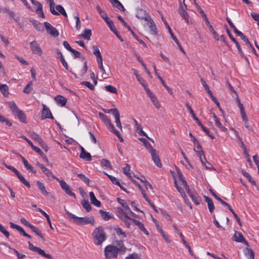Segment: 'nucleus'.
Instances as JSON below:
<instances>
[{
    "label": "nucleus",
    "instance_id": "59",
    "mask_svg": "<svg viewBox=\"0 0 259 259\" xmlns=\"http://www.w3.org/2000/svg\"><path fill=\"white\" fill-rule=\"evenodd\" d=\"M158 79L160 80L161 82L162 83V85L164 87V88L166 89L167 92L170 94L172 95V90L169 88L165 83L164 81L163 80V79L160 76H158Z\"/></svg>",
    "mask_w": 259,
    "mask_h": 259
},
{
    "label": "nucleus",
    "instance_id": "49",
    "mask_svg": "<svg viewBox=\"0 0 259 259\" xmlns=\"http://www.w3.org/2000/svg\"><path fill=\"white\" fill-rule=\"evenodd\" d=\"M30 136L33 140L36 141L39 144L43 141L39 136L35 133L33 132L31 133Z\"/></svg>",
    "mask_w": 259,
    "mask_h": 259
},
{
    "label": "nucleus",
    "instance_id": "25",
    "mask_svg": "<svg viewBox=\"0 0 259 259\" xmlns=\"http://www.w3.org/2000/svg\"><path fill=\"white\" fill-rule=\"evenodd\" d=\"M55 100L56 103L61 106H65L67 102L66 99L60 95L57 96L55 98Z\"/></svg>",
    "mask_w": 259,
    "mask_h": 259
},
{
    "label": "nucleus",
    "instance_id": "4",
    "mask_svg": "<svg viewBox=\"0 0 259 259\" xmlns=\"http://www.w3.org/2000/svg\"><path fill=\"white\" fill-rule=\"evenodd\" d=\"M67 214L69 219H72L77 225H85L88 224L93 225L94 223V220L93 217H78L69 212H67Z\"/></svg>",
    "mask_w": 259,
    "mask_h": 259
},
{
    "label": "nucleus",
    "instance_id": "41",
    "mask_svg": "<svg viewBox=\"0 0 259 259\" xmlns=\"http://www.w3.org/2000/svg\"><path fill=\"white\" fill-rule=\"evenodd\" d=\"M16 175L17 176L20 181H21L24 185L28 188L30 187L29 182L27 181L19 172Z\"/></svg>",
    "mask_w": 259,
    "mask_h": 259
},
{
    "label": "nucleus",
    "instance_id": "36",
    "mask_svg": "<svg viewBox=\"0 0 259 259\" xmlns=\"http://www.w3.org/2000/svg\"><path fill=\"white\" fill-rule=\"evenodd\" d=\"M21 158L25 167L33 173L35 174L36 171L33 170L32 166L28 163V162L23 156H21Z\"/></svg>",
    "mask_w": 259,
    "mask_h": 259
},
{
    "label": "nucleus",
    "instance_id": "58",
    "mask_svg": "<svg viewBox=\"0 0 259 259\" xmlns=\"http://www.w3.org/2000/svg\"><path fill=\"white\" fill-rule=\"evenodd\" d=\"M141 193H142L143 196L144 197V198L149 203V204L152 207V208H155V206L154 205V204L152 202H151L150 201V200L148 198L147 195L145 193V191L141 190Z\"/></svg>",
    "mask_w": 259,
    "mask_h": 259
},
{
    "label": "nucleus",
    "instance_id": "37",
    "mask_svg": "<svg viewBox=\"0 0 259 259\" xmlns=\"http://www.w3.org/2000/svg\"><path fill=\"white\" fill-rule=\"evenodd\" d=\"M15 115L17 116L18 118L20 121L24 123L26 122V117L23 111L20 110L19 111L16 113Z\"/></svg>",
    "mask_w": 259,
    "mask_h": 259
},
{
    "label": "nucleus",
    "instance_id": "56",
    "mask_svg": "<svg viewBox=\"0 0 259 259\" xmlns=\"http://www.w3.org/2000/svg\"><path fill=\"white\" fill-rule=\"evenodd\" d=\"M199 125L201 127L203 131H204L211 139H214V137L210 133L209 131L206 127L204 126L201 123H199Z\"/></svg>",
    "mask_w": 259,
    "mask_h": 259
},
{
    "label": "nucleus",
    "instance_id": "1",
    "mask_svg": "<svg viewBox=\"0 0 259 259\" xmlns=\"http://www.w3.org/2000/svg\"><path fill=\"white\" fill-rule=\"evenodd\" d=\"M117 201L123 207V208L118 207V213L120 219L124 222V224L129 227L131 224L132 218L130 216H134V213L131 210L130 208L126 204L123 200L120 198H117Z\"/></svg>",
    "mask_w": 259,
    "mask_h": 259
},
{
    "label": "nucleus",
    "instance_id": "62",
    "mask_svg": "<svg viewBox=\"0 0 259 259\" xmlns=\"http://www.w3.org/2000/svg\"><path fill=\"white\" fill-rule=\"evenodd\" d=\"M125 259H141L140 255L136 253H133L132 254H129L128 256H127L125 257Z\"/></svg>",
    "mask_w": 259,
    "mask_h": 259
},
{
    "label": "nucleus",
    "instance_id": "34",
    "mask_svg": "<svg viewBox=\"0 0 259 259\" xmlns=\"http://www.w3.org/2000/svg\"><path fill=\"white\" fill-rule=\"evenodd\" d=\"M0 91L4 97H7L9 95V88L6 84L0 85Z\"/></svg>",
    "mask_w": 259,
    "mask_h": 259
},
{
    "label": "nucleus",
    "instance_id": "43",
    "mask_svg": "<svg viewBox=\"0 0 259 259\" xmlns=\"http://www.w3.org/2000/svg\"><path fill=\"white\" fill-rule=\"evenodd\" d=\"M101 165L102 167L106 169H111L112 167L109 161L105 159H103L101 160Z\"/></svg>",
    "mask_w": 259,
    "mask_h": 259
},
{
    "label": "nucleus",
    "instance_id": "46",
    "mask_svg": "<svg viewBox=\"0 0 259 259\" xmlns=\"http://www.w3.org/2000/svg\"><path fill=\"white\" fill-rule=\"evenodd\" d=\"M58 58H59L63 66L66 68L68 69V64L67 63L65 60V59L62 54V53L60 52H57Z\"/></svg>",
    "mask_w": 259,
    "mask_h": 259
},
{
    "label": "nucleus",
    "instance_id": "35",
    "mask_svg": "<svg viewBox=\"0 0 259 259\" xmlns=\"http://www.w3.org/2000/svg\"><path fill=\"white\" fill-rule=\"evenodd\" d=\"M93 54L96 57L97 62L102 60V57L99 49L95 46L93 47Z\"/></svg>",
    "mask_w": 259,
    "mask_h": 259
},
{
    "label": "nucleus",
    "instance_id": "53",
    "mask_svg": "<svg viewBox=\"0 0 259 259\" xmlns=\"http://www.w3.org/2000/svg\"><path fill=\"white\" fill-rule=\"evenodd\" d=\"M32 83L30 81L23 90V92L26 94H29L32 91Z\"/></svg>",
    "mask_w": 259,
    "mask_h": 259
},
{
    "label": "nucleus",
    "instance_id": "20",
    "mask_svg": "<svg viewBox=\"0 0 259 259\" xmlns=\"http://www.w3.org/2000/svg\"><path fill=\"white\" fill-rule=\"evenodd\" d=\"M212 114V118L213 119V120L215 122L216 126H217L222 131L224 132H227V128L221 123L220 120L217 117V115L214 113H213Z\"/></svg>",
    "mask_w": 259,
    "mask_h": 259
},
{
    "label": "nucleus",
    "instance_id": "9",
    "mask_svg": "<svg viewBox=\"0 0 259 259\" xmlns=\"http://www.w3.org/2000/svg\"><path fill=\"white\" fill-rule=\"evenodd\" d=\"M151 155L152 160L154 163L159 167H161L162 165L159 159V152L155 149H151L149 152Z\"/></svg>",
    "mask_w": 259,
    "mask_h": 259
},
{
    "label": "nucleus",
    "instance_id": "13",
    "mask_svg": "<svg viewBox=\"0 0 259 259\" xmlns=\"http://www.w3.org/2000/svg\"><path fill=\"white\" fill-rule=\"evenodd\" d=\"M44 26L47 32L54 37H57L59 35L57 30L51 25L49 22H45Z\"/></svg>",
    "mask_w": 259,
    "mask_h": 259
},
{
    "label": "nucleus",
    "instance_id": "57",
    "mask_svg": "<svg viewBox=\"0 0 259 259\" xmlns=\"http://www.w3.org/2000/svg\"><path fill=\"white\" fill-rule=\"evenodd\" d=\"M108 128L112 132H113L116 129L114 127V125L111 123V120L109 119L104 123Z\"/></svg>",
    "mask_w": 259,
    "mask_h": 259
},
{
    "label": "nucleus",
    "instance_id": "38",
    "mask_svg": "<svg viewBox=\"0 0 259 259\" xmlns=\"http://www.w3.org/2000/svg\"><path fill=\"white\" fill-rule=\"evenodd\" d=\"M44 173L48 177H51L54 179H56V178L52 172V171L45 166H43L41 168Z\"/></svg>",
    "mask_w": 259,
    "mask_h": 259
},
{
    "label": "nucleus",
    "instance_id": "12",
    "mask_svg": "<svg viewBox=\"0 0 259 259\" xmlns=\"http://www.w3.org/2000/svg\"><path fill=\"white\" fill-rule=\"evenodd\" d=\"M147 26L148 27V31L151 35H156L157 33V27L154 21L150 18L149 20H147Z\"/></svg>",
    "mask_w": 259,
    "mask_h": 259
},
{
    "label": "nucleus",
    "instance_id": "19",
    "mask_svg": "<svg viewBox=\"0 0 259 259\" xmlns=\"http://www.w3.org/2000/svg\"><path fill=\"white\" fill-rule=\"evenodd\" d=\"M35 9V12L41 18L45 17V15L42 11V6L38 1H36L32 4Z\"/></svg>",
    "mask_w": 259,
    "mask_h": 259
},
{
    "label": "nucleus",
    "instance_id": "8",
    "mask_svg": "<svg viewBox=\"0 0 259 259\" xmlns=\"http://www.w3.org/2000/svg\"><path fill=\"white\" fill-rule=\"evenodd\" d=\"M56 180L59 182L61 187L67 194L75 198V194L72 192L69 185L63 180H60L58 178H57Z\"/></svg>",
    "mask_w": 259,
    "mask_h": 259
},
{
    "label": "nucleus",
    "instance_id": "39",
    "mask_svg": "<svg viewBox=\"0 0 259 259\" xmlns=\"http://www.w3.org/2000/svg\"><path fill=\"white\" fill-rule=\"evenodd\" d=\"M244 253L247 259H254V253L251 249L246 248L244 249Z\"/></svg>",
    "mask_w": 259,
    "mask_h": 259
},
{
    "label": "nucleus",
    "instance_id": "17",
    "mask_svg": "<svg viewBox=\"0 0 259 259\" xmlns=\"http://www.w3.org/2000/svg\"><path fill=\"white\" fill-rule=\"evenodd\" d=\"M233 240L236 242H242L244 243L245 245L248 246V242L245 240L243 237V235L240 232L236 231L233 237Z\"/></svg>",
    "mask_w": 259,
    "mask_h": 259
},
{
    "label": "nucleus",
    "instance_id": "29",
    "mask_svg": "<svg viewBox=\"0 0 259 259\" xmlns=\"http://www.w3.org/2000/svg\"><path fill=\"white\" fill-rule=\"evenodd\" d=\"M133 121L135 123V125L136 127L138 133L141 136L147 137V134L143 131L141 125L139 123H138V121L135 119H134Z\"/></svg>",
    "mask_w": 259,
    "mask_h": 259
},
{
    "label": "nucleus",
    "instance_id": "61",
    "mask_svg": "<svg viewBox=\"0 0 259 259\" xmlns=\"http://www.w3.org/2000/svg\"><path fill=\"white\" fill-rule=\"evenodd\" d=\"M82 206L87 211H90L91 209V207L88 201L84 200L82 202Z\"/></svg>",
    "mask_w": 259,
    "mask_h": 259
},
{
    "label": "nucleus",
    "instance_id": "5",
    "mask_svg": "<svg viewBox=\"0 0 259 259\" xmlns=\"http://www.w3.org/2000/svg\"><path fill=\"white\" fill-rule=\"evenodd\" d=\"M48 3H49V6H50V12L51 13L54 15H59V14H61L62 15H63L66 18L67 17V14L64 9V8L60 5H58L56 6V9L57 11H55L54 6H55V3L53 1V0H46Z\"/></svg>",
    "mask_w": 259,
    "mask_h": 259
},
{
    "label": "nucleus",
    "instance_id": "24",
    "mask_svg": "<svg viewBox=\"0 0 259 259\" xmlns=\"http://www.w3.org/2000/svg\"><path fill=\"white\" fill-rule=\"evenodd\" d=\"M227 33H228L229 37L230 39L233 41V42L235 44L236 47L237 48V50L238 51L239 53L240 54L241 56L243 55V53L242 51V50L240 48V46H239V43L237 42V41L233 37L232 35L231 34L229 30L228 29H227Z\"/></svg>",
    "mask_w": 259,
    "mask_h": 259
},
{
    "label": "nucleus",
    "instance_id": "3",
    "mask_svg": "<svg viewBox=\"0 0 259 259\" xmlns=\"http://www.w3.org/2000/svg\"><path fill=\"white\" fill-rule=\"evenodd\" d=\"M94 243L97 245H101L106 239L107 236L102 227L96 228L92 233Z\"/></svg>",
    "mask_w": 259,
    "mask_h": 259
},
{
    "label": "nucleus",
    "instance_id": "47",
    "mask_svg": "<svg viewBox=\"0 0 259 259\" xmlns=\"http://www.w3.org/2000/svg\"><path fill=\"white\" fill-rule=\"evenodd\" d=\"M91 34L92 32L90 29H85L82 33L81 35L84 39L89 40L90 39Z\"/></svg>",
    "mask_w": 259,
    "mask_h": 259
},
{
    "label": "nucleus",
    "instance_id": "40",
    "mask_svg": "<svg viewBox=\"0 0 259 259\" xmlns=\"http://www.w3.org/2000/svg\"><path fill=\"white\" fill-rule=\"evenodd\" d=\"M186 106L187 109H188V110L189 111V112H190V114H191L192 117H193L194 120L196 121V122L198 123V125H199V123H201V122L199 121V119L196 116V115H195L193 109L191 107V106L188 103L186 104Z\"/></svg>",
    "mask_w": 259,
    "mask_h": 259
},
{
    "label": "nucleus",
    "instance_id": "26",
    "mask_svg": "<svg viewBox=\"0 0 259 259\" xmlns=\"http://www.w3.org/2000/svg\"><path fill=\"white\" fill-rule=\"evenodd\" d=\"M122 171L124 174L130 179H132L133 176L134 175L133 172L131 170L130 166L127 164H126L125 167L122 168Z\"/></svg>",
    "mask_w": 259,
    "mask_h": 259
},
{
    "label": "nucleus",
    "instance_id": "42",
    "mask_svg": "<svg viewBox=\"0 0 259 259\" xmlns=\"http://www.w3.org/2000/svg\"><path fill=\"white\" fill-rule=\"evenodd\" d=\"M33 232H34L36 235L39 236L43 240H45V238L44 237L43 235L41 233V231L36 227L31 225L29 228Z\"/></svg>",
    "mask_w": 259,
    "mask_h": 259
},
{
    "label": "nucleus",
    "instance_id": "30",
    "mask_svg": "<svg viewBox=\"0 0 259 259\" xmlns=\"http://www.w3.org/2000/svg\"><path fill=\"white\" fill-rule=\"evenodd\" d=\"M7 104L8 105L9 107L10 108V110L13 112V114H15L20 110L18 109L16 103L14 101L8 102Z\"/></svg>",
    "mask_w": 259,
    "mask_h": 259
},
{
    "label": "nucleus",
    "instance_id": "22",
    "mask_svg": "<svg viewBox=\"0 0 259 259\" xmlns=\"http://www.w3.org/2000/svg\"><path fill=\"white\" fill-rule=\"evenodd\" d=\"M133 222L134 223V224L136 226H137L139 227V228L142 232H143L146 235H148L149 234L148 232L147 231L146 229L145 228L144 225V224L143 223H142L141 222H140L138 220L132 219L131 223H133Z\"/></svg>",
    "mask_w": 259,
    "mask_h": 259
},
{
    "label": "nucleus",
    "instance_id": "50",
    "mask_svg": "<svg viewBox=\"0 0 259 259\" xmlns=\"http://www.w3.org/2000/svg\"><path fill=\"white\" fill-rule=\"evenodd\" d=\"M139 140L144 144V146L149 152L151 149H153L150 143L145 138H140Z\"/></svg>",
    "mask_w": 259,
    "mask_h": 259
},
{
    "label": "nucleus",
    "instance_id": "15",
    "mask_svg": "<svg viewBox=\"0 0 259 259\" xmlns=\"http://www.w3.org/2000/svg\"><path fill=\"white\" fill-rule=\"evenodd\" d=\"M114 246L116 247V249L118 250V252L124 254L127 248L124 246L123 242L121 240H115L113 242Z\"/></svg>",
    "mask_w": 259,
    "mask_h": 259
},
{
    "label": "nucleus",
    "instance_id": "11",
    "mask_svg": "<svg viewBox=\"0 0 259 259\" xmlns=\"http://www.w3.org/2000/svg\"><path fill=\"white\" fill-rule=\"evenodd\" d=\"M30 48L32 53L38 56L42 55V50L39 45L35 41H33L30 43Z\"/></svg>",
    "mask_w": 259,
    "mask_h": 259
},
{
    "label": "nucleus",
    "instance_id": "23",
    "mask_svg": "<svg viewBox=\"0 0 259 259\" xmlns=\"http://www.w3.org/2000/svg\"><path fill=\"white\" fill-rule=\"evenodd\" d=\"M147 95L150 98L155 107L158 109L160 108L161 107V104L157 98L153 94V93L151 92Z\"/></svg>",
    "mask_w": 259,
    "mask_h": 259
},
{
    "label": "nucleus",
    "instance_id": "60",
    "mask_svg": "<svg viewBox=\"0 0 259 259\" xmlns=\"http://www.w3.org/2000/svg\"><path fill=\"white\" fill-rule=\"evenodd\" d=\"M194 4L198 10V11L199 12V13L200 14L201 16H202V17L203 18L204 17H205V16H206V15H205V14L204 13V12L203 11V10L201 8V7L196 3V0H194Z\"/></svg>",
    "mask_w": 259,
    "mask_h": 259
},
{
    "label": "nucleus",
    "instance_id": "52",
    "mask_svg": "<svg viewBox=\"0 0 259 259\" xmlns=\"http://www.w3.org/2000/svg\"><path fill=\"white\" fill-rule=\"evenodd\" d=\"M114 118H115V122L116 123V125L117 127L121 131H122V125H121V122L120 121V115H119V114H116V115L114 117Z\"/></svg>",
    "mask_w": 259,
    "mask_h": 259
},
{
    "label": "nucleus",
    "instance_id": "18",
    "mask_svg": "<svg viewBox=\"0 0 259 259\" xmlns=\"http://www.w3.org/2000/svg\"><path fill=\"white\" fill-rule=\"evenodd\" d=\"M174 180H175V186H176V188L177 189L178 191L181 193V195L182 196H183L184 201H185V203H186V204L190 207V209H192V207L191 202L189 201L188 199L186 196L185 193H184V191L182 190V189L181 188H180V187H179L178 185H177V180L175 177H174Z\"/></svg>",
    "mask_w": 259,
    "mask_h": 259
},
{
    "label": "nucleus",
    "instance_id": "28",
    "mask_svg": "<svg viewBox=\"0 0 259 259\" xmlns=\"http://www.w3.org/2000/svg\"><path fill=\"white\" fill-rule=\"evenodd\" d=\"M205 201L207 203L209 211L212 213L214 209L213 203L212 200L207 196H204Z\"/></svg>",
    "mask_w": 259,
    "mask_h": 259
},
{
    "label": "nucleus",
    "instance_id": "64",
    "mask_svg": "<svg viewBox=\"0 0 259 259\" xmlns=\"http://www.w3.org/2000/svg\"><path fill=\"white\" fill-rule=\"evenodd\" d=\"M201 81L202 83V84L203 85V87L204 88L205 91L207 92L208 94L209 95L211 94L212 93V92L209 90V87L206 83L205 81H204L203 79H201Z\"/></svg>",
    "mask_w": 259,
    "mask_h": 259
},
{
    "label": "nucleus",
    "instance_id": "55",
    "mask_svg": "<svg viewBox=\"0 0 259 259\" xmlns=\"http://www.w3.org/2000/svg\"><path fill=\"white\" fill-rule=\"evenodd\" d=\"M105 88L106 90L109 92L116 94L117 93L116 89L113 85H106V86H105Z\"/></svg>",
    "mask_w": 259,
    "mask_h": 259
},
{
    "label": "nucleus",
    "instance_id": "21",
    "mask_svg": "<svg viewBox=\"0 0 259 259\" xmlns=\"http://www.w3.org/2000/svg\"><path fill=\"white\" fill-rule=\"evenodd\" d=\"M41 117L43 118H53L50 109L45 105H43Z\"/></svg>",
    "mask_w": 259,
    "mask_h": 259
},
{
    "label": "nucleus",
    "instance_id": "51",
    "mask_svg": "<svg viewBox=\"0 0 259 259\" xmlns=\"http://www.w3.org/2000/svg\"><path fill=\"white\" fill-rule=\"evenodd\" d=\"M117 235L121 238H125L126 235L124 232L122 231L121 229L119 227L115 228L114 229Z\"/></svg>",
    "mask_w": 259,
    "mask_h": 259
},
{
    "label": "nucleus",
    "instance_id": "54",
    "mask_svg": "<svg viewBox=\"0 0 259 259\" xmlns=\"http://www.w3.org/2000/svg\"><path fill=\"white\" fill-rule=\"evenodd\" d=\"M103 111L105 113H112L115 117L117 114H119L118 110L116 108L110 109H103Z\"/></svg>",
    "mask_w": 259,
    "mask_h": 259
},
{
    "label": "nucleus",
    "instance_id": "44",
    "mask_svg": "<svg viewBox=\"0 0 259 259\" xmlns=\"http://www.w3.org/2000/svg\"><path fill=\"white\" fill-rule=\"evenodd\" d=\"M102 218L104 220L107 221L111 218V215L108 212L104 211L102 210H100L99 211Z\"/></svg>",
    "mask_w": 259,
    "mask_h": 259
},
{
    "label": "nucleus",
    "instance_id": "6",
    "mask_svg": "<svg viewBox=\"0 0 259 259\" xmlns=\"http://www.w3.org/2000/svg\"><path fill=\"white\" fill-rule=\"evenodd\" d=\"M105 256L106 259L117 257L118 253L116 247L114 245H108L105 248Z\"/></svg>",
    "mask_w": 259,
    "mask_h": 259
},
{
    "label": "nucleus",
    "instance_id": "31",
    "mask_svg": "<svg viewBox=\"0 0 259 259\" xmlns=\"http://www.w3.org/2000/svg\"><path fill=\"white\" fill-rule=\"evenodd\" d=\"M98 64V67L100 69L101 73H102V77L104 78H106L108 77V74L106 73L103 65V60L99 61L97 62Z\"/></svg>",
    "mask_w": 259,
    "mask_h": 259
},
{
    "label": "nucleus",
    "instance_id": "16",
    "mask_svg": "<svg viewBox=\"0 0 259 259\" xmlns=\"http://www.w3.org/2000/svg\"><path fill=\"white\" fill-rule=\"evenodd\" d=\"M136 17L138 19H143L145 21L147 20H149L150 16L146 13V12L141 9H139L137 10Z\"/></svg>",
    "mask_w": 259,
    "mask_h": 259
},
{
    "label": "nucleus",
    "instance_id": "45",
    "mask_svg": "<svg viewBox=\"0 0 259 259\" xmlns=\"http://www.w3.org/2000/svg\"><path fill=\"white\" fill-rule=\"evenodd\" d=\"M80 157L88 161H90L92 160V157L90 154L87 152H81Z\"/></svg>",
    "mask_w": 259,
    "mask_h": 259
},
{
    "label": "nucleus",
    "instance_id": "63",
    "mask_svg": "<svg viewBox=\"0 0 259 259\" xmlns=\"http://www.w3.org/2000/svg\"><path fill=\"white\" fill-rule=\"evenodd\" d=\"M78 177H79L82 181H83L85 184L89 185L90 183V180L86 177L83 174H76Z\"/></svg>",
    "mask_w": 259,
    "mask_h": 259
},
{
    "label": "nucleus",
    "instance_id": "14",
    "mask_svg": "<svg viewBox=\"0 0 259 259\" xmlns=\"http://www.w3.org/2000/svg\"><path fill=\"white\" fill-rule=\"evenodd\" d=\"M194 151L197 153V155L199 157L202 164L204 165L205 161L204 160L206 161V158L201 145H199L196 146V148H194Z\"/></svg>",
    "mask_w": 259,
    "mask_h": 259
},
{
    "label": "nucleus",
    "instance_id": "7",
    "mask_svg": "<svg viewBox=\"0 0 259 259\" xmlns=\"http://www.w3.org/2000/svg\"><path fill=\"white\" fill-rule=\"evenodd\" d=\"M28 245H29V248L30 250L36 252L38 253L39 255L43 256L44 257H46V258L51 259L52 258V256L49 254L46 253L41 248L34 246L32 243H31L30 242H28Z\"/></svg>",
    "mask_w": 259,
    "mask_h": 259
},
{
    "label": "nucleus",
    "instance_id": "27",
    "mask_svg": "<svg viewBox=\"0 0 259 259\" xmlns=\"http://www.w3.org/2000/svg\"><path fill=\"white\" fill-rule=\"evenodd\" d=\"M89 195L91 203L97 207H100L101 205V203L96 199L94 193L93 192H90L89 193Z\"/></svg>",
    "mask_w": 259,
    "mask_h": 259
},
{
    "label": "nucleus",
    "instance_id": "48",
    "mask_svg": "<svg viewBox=\"0 0 259 259\" xmlns=\"http://www.w3.org/2000/svg\"><path fill=\"white\" fill-rule=\"evenodd\" d=\"M242 173L243 174V175L246 177L247 180L249 181V182L250 183H251L253 185H254V186H256V182L255 181H254L251 177L250 176V175L247 172L244 171V170H242Z\"/></svg>",
    "mask_w": 259,
    "mask_h": 259
},
{
    "label": "nucleus",
    "instance_id": "10",
    "mask_svg": "<svg viewBox=\"0 0 259 259\" xmlns=\"http://www.w3.org/2000/svg\"><path fill=\"white\" fill-rule=\"evenodd\" d=\"M187 9V6L185 4H182L181 2L180 3L179 13L185 21L189 23L188 14L186 11Z\"/></svg>",
    "mask_w": 259,
    "mask_h": 259
},
{
    "label": "nucleus",
    "instance_id": "2",
    "mask_svg": "<svg viewBox=\"0 0 259 259\" xmlns=\"http://www.w3.org/2000/svg\"><path fill=\"white\" fill-rule=\"evenodd\" d=\"M177 176L176 177L177 180H178L179 182L181 183V185L186 189L187 193L192 199L193 202L196 205H199L201 201L200 197L198 195L197 193L194 190H191L189 188L186 181L184 179L183 174L180 171V170L179 169H177Z\"/></svg>",
    "mask_w": 259,
    "mask_h": 259
},
{
    "label": "nucleus",
    "instance_id": "33",
    "mask_svg": "<svg viewBox=\"0 0 259 259\" xmlns=\"http://www.w3.org/2000/svg\"><path fill=\"white\" fill-rule=\"evenodd\" d=\"M36 185L43 195H44L45 196L48 195L49 193L46 190L45 185L42 182H41L40 181H37Z\"/></svg>",
    "mask_w": 259,
    "mask_h": 259
},
{
    "label": "nucleus",
    "instance_id": "32",
    "mask_svg": "<svg viewBox=\"0 0 259 259\" xmlns=\"http://www.w3.org/2000/svg\"><path fill=\"white\" fill-rule=\"evenodd\" d=\"M110 3L118 10L124 11L125 9L121 3L118 0H109Z\"/></svg>",
    "mask_w": 259,
    "mask_h": 259
}]
</instances>
